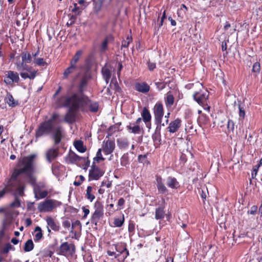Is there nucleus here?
Listing matches in <instances>:
<instances>
[{"instance_id":"nucleus-54","label":"nucleus","mask_w":262,"mask_h":262,"mask_svg":"<svg viewBox=\"0 0 262 262\" xmlns=\"http://www.w3.org/2000/svg\"><path fill=\"white\" fill-rule=\"evenodd\" d=\"M245 105L241 103L238 104L239 116L244 119L245 116V111L244 108Z\"/></svg>"},{"instance_id":"nucleus-5","label":"nucleus","mask_w":262,"mask_h":262,"mask_svg":"<svg viewBox=\"0 0 262 262\" xmlns=\"http://www.w3.org/2000/svg\"><path fill=\"white\" fill-rule=\"evenodd\" d=\"M35 157V155L24 157L22 159L19 160L18 165L23 166V167L21 168L25 173H31L34 169V160Z\"/></svg>"},{"instance_id":"nucleus-41","label":"nucleus","mask_w":262,"mask_h":262,"mask_svg":"<svg viewBox=\"0 0 262 262\" xmlns=\"http://www.w3.org/2000/svg\"><path fill=\"white\" fill-rule=\"evenodd\" d=\"M83 160H80V162L79 163L78 165L81 166V165L82 168L84 170H86L90 166V161L89 160L88 157H83Z\"/></svg>"},{"instance_id":"nucleus-42","label":"nucleus","mask_w":262,"mask_h":262,"mask_svg":"<svg viewBox=\"0 0 262 262\" xmlns=\"http://www.w3.org/2000/svg\"><path fill=\"white\" fill-rule=\"evenodd\" d=\"M25 173L23 170L20 168H14L10 177L12 179L17 180L18 177L22 173Z\"/></svg>"},{"instance_id":"nucleus-53","label":"nucleus","mask_w":262,"mask_h":262,"mask_svg":"<svg viewBox=\"0 0 262 262\" xmlns=\"http://www.w3.org/2000/svg\"><path fill=\"white\" fill-rule=\"evenodd\" d=\"M12 249H14V248L10 243L6 244L0 253L1 254H6Z\"/></svg>"},{"instance_id":"nucleus-16","label":"nucleus","mask_w":262,"mask_h":262,"mask_svg":"<svg viewBox=\"0 0 262 262\" xmlns=\"http://www.w3.org/2000/svg\"><path fill=\"white\" fill-rule=\"evenodd\" d=\"M83 159L82 157L77 155L71 150H70L68 155L64 157L65 162L68 164H76V165H78L80 160Z\"/></svg>"},{"instance_id":"nucleus-48","label":"nucleus","mask_w":262,"mask_h":262,"mask_svg":"<svg viewBox=\"0 0 262 262\" xmlns=\"http://www.w3.org/2000/svg\"><path fill=\"white\" fill-rule=\"evenodd\" d=\"M235 124L233 120L229 119L227 122V134H229L231 133H233L234 129Z\"/></svg>"},{"instance_id":"nucleus-34","label":"nucleus","mask_w":262,"mask_h":262,"mask_svg":"<svg viewBox=\"0 0 262 262\" xmlns=\"http://www.w3.org/2000/svg\"><path fill=\"white\" fill-rule=\"evenodd\" d=\"M34 232H36L34 235V241L35 242H38L43 237V234L41 229L39 226H36Z\"/></svg>"},{"instance_id":"nucleus-50","label":"nucleus","mask_w":262,"mask_h":262,"mask_svg":"<svg viewBox=\"0 0 262 262\" xmlns=\"http://www.w3.org/2000/svg\"><path fill=\"white\" fill-rule=\"evenodd\" d=\"M21 206L20 200L19 197H14V200L10 204L11 208H19Z\"/></svg>"},{"instance_id":"nucleus-58","label":"nucleus","mask_w":262,"mask_h":262,"mask_svg":"<svg viewBox=\"0 0 262 262\" xmlns=\"http://www.w3.org/2000/svg\"><path fill=\"white\" fill-rule=\"evenodd\" d=\"M262 164V159L260 160L259 163L258 164L257 166H256V167L253 168L252 172V178L253 179L255 178V177L257 175V172H258V169L259 167Z\"/></svg>"},{"instance_id":"nucleus-32","label":"nucleus","mask_w":262,"mask_h":262,"mask_svg":"<svg viewBox=\"0 0 262 262\" xmlns=\"http://www.w3.org/2000/svg\"><path fill=\"white\" fill-rule=\"evenodd\" d=\"M165 215L164 208L163 207H159L156 209L155 219L156 220H162L164 219Z\"/></svg>"},{"instance_id":"nucleus-64","label":"nucleus","mask_w":262,"mask_h":262,"mask_svg":"<svg viewBox=\"0 0 262 262\" xmlns=\"http://www.w3.org/2000/svg\"><path fill=\"white\" fill-rule=\"evenodd\" d=\"M257 211V207L256 206H252L249 210L248 211V214L254 215L256 214Z\"/></svg>"},{"instance_id":"nucleus-18","label":"nucleus","mask_w":262,"mask_h":262,"mask_svg":"<svg viewBox=\"0 0 262 262\" xmlns=\"http://www.w3.org/2000/svg\"><path fill=\"white\" fill-rule=\"evenodd\" d=\"M19 183V181L9 178L5 179L4 184L6 190L9 193L13 191Z\"/></svg>"},{"instance_id":"nucleus-1","label":"nucleus","mask_w":262,"mask_h":262,"mask_svg":"<svg viewBox=\"0 0 262 262\" xmlns=\"http://www.w3.org/2000/svg\"><path fill=\"white\" fill-rule=\"evenodd\" d=\"M91 102V99L86 96H79L77 93L71 95H62L55 101V104L58 107L68 108L63 121L68 124H73L76 119V113L79 109L87 105Z\"/></svg>"},{"instance_id":"nucleus-26","label":"nucleus","mask_w":262,"mask_h":262,"mask_svg":"<svg viewBox=\"0 0 262 262\" xmlns=\"http://www.w3.org/2000/svg\"><path fill=\"white\" fill-rule=\"evenodd\" d=\"M141 117L144 123L150 122L151 120V115L149 111L146 107H143L141 113Z\"/></svg>"},{"instance_id":"nucleus-20","label":"nucleus","mask_w":262,"mask_h":262,"mask_svg":"<svg viewBox=\"0 0 262 262\" xmlns=\"http://www.w3.org/2000/svg\"><path fill=\"white\" fill-rule=\"evenodd\" d=\"M156 186L158 191L160 194H166L168 192V189L165 186L162 177L160 175L156 176Z\"/></svg>"},{"instance_id":"nucleus-23","label":"nucleus","mask_w":262,"mask_h":262,"mask_svg":"<svg viewBox=\"0 0 262 262\" xmlns=\"http://www.w3.org/2000/svg\"><path fill=\"white\" fill-rule=\"evenodd\" d=\"M165 104L167 108L171 107L174 104V97L171 92L169 91L164 97Z\"/></svg>"},{"instance_id":"nucleus-10","label":"nucleus","mask_w":262,"mask_h":262,"mask_svg":"<svg viewBox=\"0 0 262 262\" xmlns=\"http://www.w3.org/2000/svg\"><path fill=\"white\" fill-rule=\"evenodd\" d=\"M20 81L19 74L14 71H8L4 76V82L8 85H11L13 83H18Z\"/></svg>"},{"instance_id":"nucleus-38","label":"nucleus","mask_w":262,"mask_h":262,"mask_svg":"<svg viewBox=\"0 0 262 262\" xmlns=\"http://www.w3.org/2000/svg\"><path fill=\"white\" fill-rule=\"evenodd\" d=\"M101 72L104 79L106 83H108L112 76L111 71L107 68H102Z\"/></svg>"},{"instance_id":"nucleus-19","label":"nucleus","mask_w":262,"mask_h":262,"mask_svg":"<svg viewBox=\"0 0 262 262\" xmlns=\"http://www.w3.org/2000/svg\"><path fill=\"white\" fill-rule=\"evenodd\" d=\"M182 125V120L179 118H177L174 120L171 121L167 127L168 132L170 134L174 133L178 131Z\"/></svg>"},{"instance_id":"nucleus-60","label":"nucleus","mask_w":262,"mask_h":262,"mask_svg":"<svg viewBox=\"0 0 262 262\" xmlns=\"http://www.w3.org/2000/svg\"><path fill=\"white\" fill-rule=\"evenodd\" d=\"M76 226H79V229H81V224L80 222L78 220H76L74 222H73L72 224V228L71 230L70 231V232H73V229L74 228H75Z\"/></svg>"},{"instance_id":"nucleus-8","label":"nucleus","mask_w":262,"mask_h":262,"mask_svg":"<svg viewBox=\"0 0 262 262\" xmlns=\"http://www.w3.org/2000/svg\"><path fill=\"white\" fill-rule=\"evenodd\" d=\"M76 252V246L73 243L63 242L58 249V254L66 257H72Z\"/></svg>"},{"instance_id":"nucleus-6","label":"nucleus","mask_w":262,"mask_h":262,"mask_svg":"<svg viewBox=\"0 0 262 262\" xmlns=\"http://www.w3.org/2000/svg\"><path fill=\"white\" fill-rule=\"evenodd\" d=\"M94 208L95 211L91 216V222L97 227L99 222L104 216L103 206L100 201H96L94 204Z\"/></svg>"},{"instance_id":"nucleus-43","label":"nucleus","mask_w":262,"mask_h":262,"mask_svg":"<svg viewBox=\"0 0 262 262\" xmlns=\"http://www.w3.org/2000/svg\"><path fill=\"white\" fill-rule=\"evenodd\" d=\"M124 223V214L122 215V217L120 218L115 217L114 220V227H121Z\"/></svg>"},{"instance_id":"nucleus-45","label":"nucleus","mask_w":262,"mask_h":262,"mask_svg":"<svg viewBox=\"0 0 262 262\" xmlns=\"http://www.w3.org/2000/svg\"><path fill=\"white\" fill-rule=\"evenodd\" d=\"M33 63L35 65L40 67L47 66L48 63L43 58H34Z\"/></svg>"},{"instance_id":"nucleus-22","label":"nucleus","mask_w":262,"mask_h":262,"mask_svg":"<svg viewBox=\"0 0 262 262\" xmlns=\"http://www.w3.org/2000/svg\"><path fill=\"white\" fill-rule=\"evenodd\" d=\"M167 186L172 189H177L180 187L179 182L177 179L173 177H168L166 179Z\"/></svg>"},{"instance_id":"nucleus-31","label":"nucleus","mask_w":262,"mask_h":262,"mask_svg":"<svg viewBox=\"0 0 262 262\" xmlns=\"http://www.w3.org/2000/svg\"><path fill=\"white\" fill-rule=\"evenodd\" d=\"M76 68L77 66L71 64V63H70V66L64 70L63 73V78L67 79L69 77V75L73 73Z\"/></svg>"},{"instance_id":"nucleus-46","label":"nucleus","mask_w":262,"mask_h":262,"mask_svg":"<svg viewBox=\"0 0 262 262\" xmlns=\"http://www.w3.org/2000/svg\"><path fill=\"white\" fill-rule=\"evenodd\" d=\"M260 70V64L259 62H255L252 69V72L254 73V76L256 77L257 76L258 74L259 73Z\"/></svg>"},{"instance_id":"nucleus-33","label":"nucleus","mask_w":262,"mask_h":262,"mask_svg":"<svg viewBox=\"0 0 262 262\" xmlns=\"http://www.w3.org/2000/svg\"><path fill=\"white\" fill-rule=\"evenodd\" d=\"M74 145L75 148L80 152H84L86 148L83 145V143L81 140H76L74 143Z\"/></svg>"},{"instance_id":"nucleus-21","label":"nucleus","mask_w":262,"mask_h":262,"mask_svg":"<svg viewBox=\"0 0 262 262\" xmlns=\"http://www.w3.org/2000/svg\"><path fill=\"white\" fill-rule=\"evenodd\" d=\"M150 86L145 82H136L135 84V89L142 93H147L150 91Z\"/></svg>"},{"instance_id":"nucleus-63","label":"nucleus","mask_w":262,"mask_h":262,"mask_svg":"<svg viewBox=\"0 0 262 262\" xmlns=\"http://www.w3.org/2000/svg\"><path fill=\"white\" fill-rule=\"evenodd\" d=\"M179 160H180V163L182 164L183 165H184L187 160L186 155L183 153L181 154V155L180 157Z\"/></svg>"},{"instance_id":"nucleus-49","label":"nucleus","mask_w":262,"mask_h":262,"mask_svg":"<svg viewBox=\"0 0 262 262\" xmlns=\"http://www.w3.org/2000/svg\"><path fill=\"white\" fill-rule=\"evenodd\" d=\"M89 104V110L91 112L96 113L97 112L99 108V104L97 102L92 103L91 101L88 104Z\"/></svg>"},{"instance_id":"nucleus-12","label":"nucleus","mask_w":262,"mask_h":262,"mask_svg":"<svg viewBox=\"0 0 262 262\" xmlns=\"http://www.w3.org/2000/svg\"><path fill=\"white\" fill-rule=\"evenodd\" d=\"M104 174V172L93 162L89 173V181L99 180Z\"/></svg>"},{"instance_id":"nucleus-62","label":"nucleus","mask_w":262,"mask_h":262,"mask_svg":"<svg viewBox=\"0 0 262 262\" xmlns=\"http://www.w3.org/2000/svg\"><path fill=\"white\" fill-rule=\"evenodd\" d=\"M125 200L123 198H121L119 199L117 206L119 207L120 210L123 209V206L125 204Z\"/></svg>"},{"instance_id":"nucleus-52","label":"nucleus","mask_w":262,"mask_h":262,"mask_svg":"<svg viewBox=\"0 0 262 262\" xmlns=\"http://www.w3.org/2000/svg\"><path fill=\"white\" fill-rule=\"evenodd\" d=\"M60 166V164L59 162H56L52 164V171L54 174L57 175L59 173V167Z\"/></svg>"},{"instance_id":"nucleus-25","label":"nucleus","mask_w":262,"mask_h":262,"mask_svg":"<svg viewBox=\"0 0 262 262\" xmlns=\"http://www.w3.org/2000/svg\"><path fill=\"white\" fill-rule=\"evenodd\" d=\"M46 221L48 226L54 231H58L59 226L56 223L54 220L51 216L47 217Z\"/></svg>"},{"instance_id":"nucleus-39","label":"nucleus","mask_w":262,"mask_h":262,"mask_svg":"<svg viewBox=\"0 0 262 262\" xmlns=\"http://www.w3.org/2000/svg\"><path fill=\"white\" fill-rule=\"evenodd\" d=\"M25 187L23 185L19 186L15 189V191L13 193L14 197L23 196L24 193Z\"/></svg>"},{"instance_id":"nucleus-7","label":"nucleus","mask_w":262,"mask_h":262,"mask_svg":"<svg viewBox=\"0 0 262 262\" xmlns=\"http://www.w3.org/2000/svg\"><path fill=\"white\" fill-rule=\"evenodd\" d=\"M53 123H50V121L46 120L41 122L35 131L36 138L51 134L53 130Z\"/></svg>"},{"instance_id":"nucleus-47","label":"nucleus","mask_w":262,"mask_h":262,"mask_svg":"<svg viewBox=\"0 0 262 262\" xmlns=\"http://www.w3.org/2000/svg\"><path fill=\"white\" fill-rule=\"evenodd\" d=\"M102 151V149L101 148L98 149L96 153V157L93 158V162H94L95 164L96 162L98 163L100 161H104L105 160V159L102 157L101 154Z\"/></svg>"},{"instance_id":"nucleus-11","label":"nucleus","mask_w":262,"mask_h":262,"mask_svg":"<svg viewBox=\"0 0 262 262\" xmlns=\"http://www.w3.org/2000/svg\"><path fill=\"white\" fill-rule=\"evenodd\" d=\"M112 246H114L115 250L119 253L118 254H120V256L121 254L123 255L122 257L118 259V262H124V260L129 255V251L127 249L126 244L120 242L113 244Z\"/></svg>"},{"instance_id":"nucleus-15","label":"nucleus","mask_w":262,"mask_h":262,"mask_svg":"<svg viewBox=\"0 0 262 262\" xmlns=\"http://www.w3.org/2000/svg\"><path fill=\"white\" fill-rule=\"evenodd\" d=\"M115 148V143L114 140H104L102 143V149L105 155L111 154Z\"/></svg>"},{"instance_id":"nucleus-24","label":"nucleus","mask_w":262,"mask_h":262,"mask_svg":"<svg viewBox=\"0 0 262 262\" xmlns=\"http://www.w3.org/2000/svg\"><path fill=\"white\" fill-rule=\"evenodd\" d=\"M126 128L129 132L134 134H139L141 133L142 128L140 125L135 124L132 122L126 126Z\"/></svg>"},{"instance_id":"nucleus-28","label":"nucleus","mask_w":262,"mask_h":262,"mask_svg":"<svg viewBox=\"0 0 262 262\" xmlns=\"http://www.w3.org/2000/svg\"><path fill=\"white\" fill-rule=\"evenodd\" d=\"M5 101L8 105L11 107H15L18 104V102L14 99L13 96L10 93H7Z\"/></svg>"},{"instance_id":"nucleus-3","label":"nucleus","mask_w":262,"mask_h":262,"mask_svg":"<svg viewBox=\"0 0 262 262\" xmlns=\"http://www.w3.org/2000/svg\"><path fill=\"white\" fill-rule=\"evenodd\" d=\"M61 202L53 199H46L38 203L37 209L39 212H50L57 207L61 206Z\"/></svg>"},{"instance_id":"nucleus-61","label":"nucleus","mask_w":262,"mask_h":262,"mask_svg":"<svg viewBox=\"0 0 262 262\" xmlns=\"http://www.w3.org/2000/svg\"><path fill=\"white\" fill-rule=\"evenodd\" d=\"M77 178H78V177H77ZM78 178H79V181H75L74 182V185L75 186H80L81 184V183L85 180L84 177L82 175L78 176Z\"/></svg>"},{"instance_id":"nucleus-40","label":"nucleus","mask_w":262,"mask_h":262,"mask_svg":"<svg viewBox=\"0 0 262 262\" xmlns=\"http://www.w3.org/2000/svg\"><path fill=\"white\" fill-rule=\"evenodd\" d=\"M34 247V245L31 239H29L26 242L24 247V250L25 252H30L32 251Z\"/></svg>"},{"instance_id":"nucleus-14","label":"nucleus","mask_w":262,"mask_h":262,"mask_svg":"<svg viewBox=\"0 0 262 262\" xmlns=\"http://www.w3.org/2000/svg\"><path fill=\"white\" fill-rule=\"evenodd\" d=\"M44 187H45V185L42 183L34 185L33 192L36 200L44 199L48 195V191L47 190L41 191V189Z\"/></svg>"},{"instance_id":"nucleus-30","label":"nucleus","mask_w":262,"mask_h":262,"mask_svg":"<svg viewBox=\"0 0 262 262\" xmlns=\"http://www.w3.org/2000/svg\"><path fill=\"white\" fill-rule=\"evenodd\" d=\"M162 126L161 125H157L155 132L152 135V139L154 142H160L161 140L160 130Z\"/></svg>"},{"instance_id":"nucleus-17","label":"nucleus","mask_w":262,"mask_h":262,"mask_svg":"<svg viewBox=\"0 0 262 262\" xmlns=\"http://www.w3.org/2000/svg\"><path fill=\"white\" fill-rule=\"evenodd\" d=\"M59 148L57 147L56 148H50L48 149L45 155L46 160L50 163L52 162L55 159H56L59 155Z\"/></svg>"},{"instance_id":"nucleus-56","label":"nucleus","mask_w":262,"mask_h":262,"mask_svg":"<svg viewBox=\"0 0 262 262\" xmlns=\"http://www.w3.org/2000/svg\"><path fill=\"white\" fill-rule=\"evenodd\" d=\"M135 230V223L133 221H129L128 226V231L129 233H132L133 234L134 233Z\"/></svg>"},{"instance_id":"nucleus-59","label":"nucleus","mask_w":262,"mask_h":262,"mask_svg":"<svg viewBox=\"0 0 262 262\" xmlns=\"http://www.w3.org/2000/svg\"><path fill=\"white\" fill-rule=\"evenodd\" d=\"M80 9V8L77 6V4L74 3V8L72 9V12L75 13L77 15H80L81 13V11Z\"/></svg>"},{"instance_id":"nucleus-35","label":"nucleus","mask_w":262,"mask_h":262,"mask_svg":"<svg viewBox=\"0 0 262 262\" xmlns=\"http://www.w3.org/2000/svg\"><path fill=\"white\" fill-rule=\"evenodd\" d=\"M117 146L120 149H125L129 145L127 140L123 138H119L117 140Z\"/></svg>"},{"instance_id":"nucleus-27","label":"nucleus","mask_w":262,"mask_h":262,"mask_svg":"<svg viewBox=\"0 0 262 262\" xmlns=\"http://www.w3.org/2000/svg\"><path fill=\"white\" fill-rule=\"evenodd\" d=\"M114 40V37L112 35L109 34L107 35L101 45V51L103 52L106 50L107 49V45L108 42H113Z\"/></svg>"},{"instance_id":"nucleus-29","label":"nucleus","mask_w":262,"mask_h":262,"mask_svg":"<svg viewBox=\"0 0 262 262\" xmlns=\"http://www.w3.org/2000/svg\"><path fill=\"white\" fill-rule=\"evenodd\" d=\"M88 82V78L86 75L83 76L79 82V93L80 94V96L84 95L83 94L84 91V88L87 85ZM79 96L80 95L78 94Z\"/></svg>"},{"instance_id":"nucleus-36","label":"nucleus","mask_w":262,"mask_h":262,"mask_svg":"<svg viewBox=\"0 0 262 262\" xmlns=\"http://www.w3.org/2000/svg\"><path fill=\"white\" fill-rule=\"evenodd\" d=\"M82 53L83 51L81 50H79L76 51L72 59L71 60L70 63H71V64L77 66V63L81 57Z\"/></svg>"},{"instance_id":"nucleus-2","label":"nucleus","mask_w":262,"mask_h":262,"mask_svg":"<svg viewBox=\"0 0 262 262\" xmlns=\"http://www.w3.org/2000/svg\"><path fill=\"white\" fill-rule=\"evenodd\" d=\"M21 61L16 62L15 64L18 71H20V75L23 79L29 78L33 80L38 75V70L33 69L31 66H28L32 61V56L27 51H24L21 53Z\"/></svg>"},{"instance_id":"nucleus-55","label":"nucleus","mask_w":262,"mask_h":262,"mask_svg":"<svg viewBox=\"0 0 262 262\" xmlns=\"http://www.w3.org/2000/svg\"><path fill=\"white\" fill-rule=\"evenodd\" d=\"M110 86L112 87V88L115 91L116 93H121L122 92V90L121 88L118 85L117 82H115L113 83V80H112Z\"/></svg>"},{"instance_id":"nucleus-44","label":"nucleus","mask_w":262,"mask_h":262,"mask_svg":"<svg viewBox=\"0 0 262 262\" xmlns=\"http://www.w3.org/2000/svg\"><path fill=\"white\" fill-rule=\"evenodd\" d=\"M93 190V188L91 186H89L86 189V192L85 194V197L88 200H89L90 202H93L95 199V196L94 195L91 193Z\"/></svg>"},{"instance_id":"nucleus-4","label":"nucleus","mask_w":262,"mask_h":262,"mask_svg":"<svg viewBox=\"0 0 262 262\" xmlns=\"http://www.w3.org/2000/svg\"><path fill=\"white\" fill-rule=\"evenodd\" d=\"M208 92L207 91L200 90L199 91H195L193 94L194 100L204 110H210V106L208 105Z\"/></svg>"},{"instance_id":"nucleus-37","label":"nucleus","mask_w":262,"mask_h":262,"mask_svg":"<svg viewBox=\"0 0 262 262\" xmlns=\"http://www.w3.org/2000/svg\"><path fill=\"white\" fill-rule=\"evenodd\" d=\"M120 163L122 166H124L125 167H128L129 166L130 162L128 153L124 154L122 155L120 159Z\"/></svg>"},{"instance_id":"nucleus-9","label":"nucleus","mask_w":262,"mask_h":262,"mask_svg":"<svg viewBox=\"0 0 262 262\" xmlns=\"http://www.w3.org/2000/svg\"><path fill=\"white\" fill-rule=\"evenodd\" d=\"M153 112L155 123L157 125H161L164 126L165 124L162 123V120L164 114V110L163 105L161 102L158 101L155 104L153 108Z\"/></svg>"},{"instance_id":"nucleus-57","label":"nucleus","mask_w":262,"mask_h":262,"mask_svg":"<svg viewBox=\"0 0 262 262\" xmlns=\"http://www.w3.org/2000/svg\"><path fill=\"white\" fill-rule=\"evenodd\" d=\"M166 83L165 82H157L155 85L159 91H161L165 88Z\"/></svg>"},{"instance_id":"nucleus-51","label":"nucleus","mask_w":262,"mask_h":262,"mask_svg":"<svg viewBox=\"0 0 262 262\" xmlns=\"http://www.w3.org/2000/svg\"><path fill=\"white\" fill-rule=\"evenodd\" d=\"M132 41H133V38H132V36L128 35L126 37V39L123 40L122 41L121 49H122L123 48H127L128 47L129 45L130 44V43L132 42Z\"/></svg>"},{"instance_id":"nucleus-13","label":"nucleus","mask_w":262,"mask_h":262,"mask_svg":"<svg viewBox=\"0 0 262 262\" xmlns=\"http://www.w3.org/2000/svg\"><path fill=\"white\" fill-rule=\"evenodd\" d=\"M51 133H52L51 138L54 141V145L60 143L64 136V129L61 125L53 127V130Z\"/></svg>"}]
</instances>
